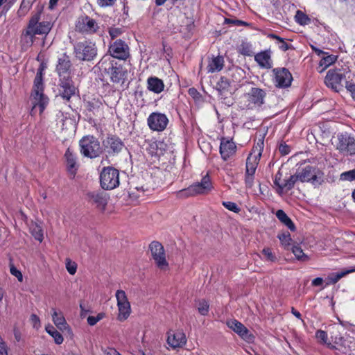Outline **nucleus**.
Here are the masks:
<instances>
[{"mask_svg": "<svg viewBox=\"0 0 355 355\" xmlns=\"http://www.w3.org/2000/svg\"><path fill=\"white\" fill-rule=\"evenodd\" d=\"M42 9L32 15L27 26L23 30L21 35V42L23 46L31 47L34 43L36 35H47L53 27L51 21H40Z\"/></svg>", "mask_w": 355, "mask_h": 355, "instance_id": "1", "label": "nucleus"}, {"mask_svg": "<svg viewBox=\"0 0 355 355\" xmlns=\"http://www.w3.org/2000/svg\"><path fill=\"white\" fill-rule=\"evenodd\" d=\"M43 70L44 67L41 65L34 79L31 94V101L33 105L31 110V115L35 114L37 107H39L40 114H42L49 102V98L44 94Z\"/></svg>", "mask_w": 355, "mask_h": 355, "instance_id": "2", "label": "nucleus"}, {"mask_svg": "<svg viewBox=\"0 0 355 355\" xmlns=\"http://www.w3.org/2000/svg\"><path fill=\"white\" fill-rule=\"evenodd\" d=\"M264 147L263 139H259L253 146L246 160L245 184L251 187L253 184L254 174L259 164Z\"/></svg>", "mask_w": 355, "mask_h": 355, "instance_id": "3", "label": "nucleus"}, {"mask_svg": "<svg viewBox=\"0 0 355 355\" xmlns=\"http://www.w3.org/2000/svg\"><path fill=\"white\" fill-rule=\"evenodd\" d=\"M294 175L297 182H311L315 187L319 186L323 182V172L310 165L299 168Z\"/></svg>", "mask_w": 355, "mask_h": 355, "instance_id": "4", "label": "nucleus"}, {"mask_svg": "<svg viewBox=\"0 0 355 355\" xmlns=\"http://www.w3.org/2000/svg\"><path fill=\"white\" fill-rule=\"evenodd\" d=\"M79 146L81 154L88 158H96L103 153L99 141L92 135L83 137L79 141Z\"/></svg>", "mask_w": 355, "mask_h": 355, "instance_id": "5", "label": "nucleus"}, {"mask_svg": "<svg viewBox=\"0 0 355 355\" xmlns=\"http://www.w3.org/2000/svg\"><path fill=\"white\" fill-rule=\"evenodd\" d=\"M104 59L105 57L101 60L99 64H101V67H103V65L105 64L103 71L109 76L111 82L113 83H121L123 84L127 77V71L121 64H118L114 60L106 64Z\"/></svg>", "mask_w": 355, "mask_h": 355, "instance_id": "6", "label": "nucleus"}, {"mask_svg": "<svg viewBox=\"0 0 355 355\" xmlns=\"http://www.w3.org/2000/svg\"><path fill=\"white\" fill-rule=\"evenodd\" d=\"M73 53L78 60L92 61L97 55V47L91 42H78L73 46Z\"/></svg>", "mask_w": 355, "mask_h": 355, "instance_id": "7", "label": "nucleus"}, {"mask_svg": "<svg viewBox=\"0 0 355 355\" xmlns=\"http://www.w3.org/2000/svg\"><path fill=\"white\" fill-rule=\"evenodd\" d=\"M100 183L105 190H112L119 186V171L112 167H105L100 174Z\"/></svg>", "mask_w": 355, "mask_h": 355, "instance_id": "8", "label": "nucleus"}, {"mask_svg": "<svg viewBox=\"0 0 355 355\" xmlns=\"http://www.w3.org/2000/svg\"><path fill=\"white\" fill-rule=\"evenodd\" d=\"M345 78L346 75L340 69H330L325 76L324 83L333 91L339 92L343 89V81Z\"/></svg>", "mask_w": 355, "mask_h": 355, "instance_id": "9", "label": "nucleus"}, {"mask_svg": "<svg viewBox=\"0 0 355 355\" xmlns=\"http://www.w3.org/2000/svg\"><path fill=\"white\" fill-rule=\"evenodd\" d=\"M108 53L114 58L125 60L130 57V49L125 41L119 39L109 45Z\"/></svg>", "mask_w": 355, "mask_h": 355, "instance_id": "10", "label": "nucleus"}, {"mask_svg": "<svg viewBox=\"0 0 355 355\" xmlns=\"http://www.w3.org/2000/svg\"><path fill=\"white\" fill-rule=\"evenodd\" d=\"M283 174L279 171L275 175L273 180L274 185L276 189L277 193L282 196L284 193H287L291 190L295 184L297 182L294 174L291 175L287 179H282Z\"/></svg>", "mask_w": 355, "mask_h": 355, "instance_id": "11", "label": "nucleus"}, {"mask_svg": "<svg viewBox=\"0 0 355 355\" xmlns=\"http://www.w3.org/2000/svg\"><path fill=\"white\" fill-rule=\"evenodd\" d=\"M98 28L96 20L87 15L79 17L76 22V31L83 34H94Z\"/></svg>", "mask_w": 355, "mask_h": 355, "instance_id": "12", "label": "nucleus"}, {"mask_svg": "<svg viewBox=\"0 0 355 355\" xmlns=\"http://www.w3.org/2000/svg\"><path fill=\"white\" fill-rule=\"evenodd\" d=\"M115 296L119 309L118 320L120 321L125 320L130 314V304L124 291L118 290L116 292Z\"/></svg>", "mask_w": 355, "mask_h": 355, "instance_id": "13", "label": "nucleus"}, {"mask_svg": "<svg viewBox=\"0 0 355 355\" xmlns=\"http://www.w3.org/2000/svg\"><path fill=\"white\" fill-rule=\"evenodd\" d=\"M58 86L59 95L67 101H69L71 98L76 94V88L70 76L60 78Z\"/></svg>", "mask_w": 355, "mask_h": 355, "instance_id": "14", "label": "nucleus"}, {"mask_svg": "<svg viewBox=\"0 0 355 355\" xmlns=\"http://www.w3.org/2000/svg\"><path fill=\"white\" fill-rule=\"evenodd\" d=\"M152 257L157 266L163 269L168 266L163 245L158 241H153L149 245Z\"/></svg>", "mask_w": 355, "mask_h": 355, "instance_id": "15", "label": "nucleus"}, {"mask_svg": "<svg viewBox=\"0 0 355 355\" xmlns=\"http://www.w3.org/2000/svg\"><path fill=\"white\" fill-rule=\"evenodd\" d=\"M147 121L152 130L163 131L168 125V119L164 114L153 112L148 117Z\"/></svg>", "mask_w": 355, "mask_h": 355, "instance_id": "16", "label": "nucleus"}, {"mask_svg": "<svg viewBox=\"0 0 355 355\" xmlns=\"http://www.w3.org/2000/svg\"><path fill=\"white\" fill-rule=\"evenodd\" d=\"M274 83L276 87L285 88L291 85L293 78L291 73L286 68H276L272 70Z\"/></svg>", "mask_w": 355, "mask_h": 355, "instance_id": "17", "label": "nucleus"}, {"mask_svg": "<svg viewBox=\"0 0 355 355\" xmlns=\"http://www.w3.org/2000/svg\"><path fill=\"white\" fill-rule=\"evenodd\" d=\"M237 146L232 139L222 137L220 143V154L224 161L232 158L236 153Z\"/></svg>", "mask_w": 355, "mask_h": 355, "instance_id": "18", "label": "nucleus"}, {"mask_svg": "<svg viewBox=\"0 0 355 355\" xmlns=\"http://www.w3.org/2000/svg\"><path fill=\"white\" fill-rule=\"evenodd\" d=\"M227 327L248 343H252L254 337L250 331L239 321L230 320L227 322Z\"/></svg>", "mask_w": 355, "mask_h": 355, "instance_id": "19", "label": "nucleus"}, {"mask_svg": "<svg viewBox=\"0 0 355 355\" xmlns=\"http://www.w3.org/2000/svg\"><path fill=\"white\" fill-rule=\"evenodd\" d=\"M338 139L336 147L340 153L351 155L355 154V139L353 137L346 135H340Z\"/></svg>", "mask_w": 355, "mask_h": 355, "instance_id": "20", "label": "nucleus"}, {"mask_svg": "<svg viewBox=\"0 0 355 355\" xmlns=\"http://www.w3.org/2000/svg\"><path fill=\"white\" fill-rule=\"evenodd\" d=\"M166 342L172 349L181 348L186 344V336L182 331L169 330L167 332Z\"/></svg>", "mask_w": 355, "mask_h": 355, "instance_id": "21", "label": "nucleus"}, {"mask_svg": "<svg viewBox=\"0 0 355 355\" xmlns=\"http://www.w3.org/2000/svg\"><path fill=\"white\" fill-rule=\"evenodd\" d=\"M103 145L109 154L113 155L121 152L124 147L123 141L119 137L114 136L107 137L103 140Z\"/></svg>", "mask_w": 355, "mask_h": 355, "instance_id": "22", "label": "nucleus"}, {"mask_svg": "<svg viewBox=\"0 0 355 355\" xmlns=\"http://www.w3.org/2000/svg\"><path fill=\"white\" fill-rule=\"evenodd\" d=\"M71 67V62L70 58L64 53L58 58L55 69L60 78H64V76H69Z\"/></svg>", "mask_w": 355, "mask_h": 355, "instance_id": "23", "label": "nucleus"}, {"mask_svg": "<svg viewBox=\"0 0 355 355\" xmlns=\"http://www.w3.org/2000/svg\"><path fill=\"white\" fill-rule=\"evenodd\" d=\"M266 92L257 87H252L250 91L245 94L249 102V105L252 104L254 106H260L263 104Z\"/></svg>", "mask_w": 355, "mask_h": 355, "instance_id": "24", "label": "nucleus"}, {"mask_svg": "<svg viewBox=\"0 0 355 355\" xmlns=\"http://www.w3.org/2000/svg\"><path fill=\"white\" fill-rule=\"evenodd\" d=\"M271 54L270 49L262 51L254 55V60L261 68L270 69L272 67Z\"/></svg>", "mask_w": 355, "mask_h": 355, "instance_id": "25", "label": "nucleus"}, {"mask_svg": "<svg viewBox=\"0 0 355 355\" xmlns=\"http://www.w3.org/2000/svg\"><path fill=\"white\" fill-rule=\"evenodd\" d=\"M64 157L66 158L67 171L71 176L74 177L78 166L76 162V155L69 148L66 150Z\"/></svg>", "mask_w": 355, "mask_h": 355, "instance_id": "26", "label": "nucleus"}, {"mask_svg": "<svg viewBox=\"0 0 355 355\" xmlns=\"http://www.w3.org/2000/svg\"><path fill=\"white\" fill-rule=\"evenodd\" d=\"M147 88L155 94H159L164 90V84L159 78L151 76L147 80Z\"/></svg>", "mask_w": 355, "mask_h": 355, "instance_id": "27", "label": "nucleus"}, {"mask_svg": "<svg viewBox=\"0 0 355 355\" xmlns=\"http://www.w3.org/2000/svg\"><path fill=\"white\" fill-rule=\"evenodd\" d=\"M200 193V183L197 182L187 189L178 191L175 193L178 198L183 199L196 196Z\"/></svg>", "mask_w": 355, "mask_h": 355, "instance_id": "28", "label": "nucleus"}, {"mask_svg": "<svg viewBox=\"0 0 355 355\" xmlns=\"http://www.w3.org/2000/svg\"><path fill=\"white\" fill-rule=\"evenodd\" d=\"M52 320L55 325L61 331L69 329L66 320L61 311H57L55 309H52Z\"/></svg>", "mask_w": 355, "mask_h": 355, "instance_id": "29", "label": "nucleus"}, {"mask_svg": "<svg viewBox=\"0 0 355 355\" xmlns=\"http://www.w3.org/2000/svg\"><path fill=\"white\" fill-rule=\"evenodd\" d=\"M91 200L98 207L105 209L107 203V195L103 193H92L89 195Z\"/></svg>", "mask_w": 355, "mask_h": 355, "instance_id": "30", "label": "nucleus"}, {"mask_svg": "<svg viewBox=\"0 0 355 355\" xmlns=\"http://www.w3.org/2000/svg\"><path fill=\"white\" fill-rule=\"evenodd\" d=\"M224 66V58L223 56H217L210 60L208 65V71L209 72H215L220 71Z\"/></svg>", "mask_w": 355, "mask_h": 355, "instance_id": "31", "label": "nucleus"}, {"mask_svg": "<svg viewBox=\"0 0 355 355\" xmlns=\"http://www.w3.org/2000/svg\"><path fill=\"white\" fill-rule=\"evenodd\" d=\"M354 272H355V266L349 268V269L330 274L328 276V280L329 281L330 284H336L345 275Z\"/></svg>", "mask_w": 355, "mask_h": 355, "instance_id": "32", "label": "nucleus"}, {"mask_svg": "<svg viewBox=\"0 0 355 355\" xmlns=\"http://www.w3.org/2000/svg\"><path fill=\"white\" fill-rule=\"evenodd\" d=\"M277 218L286 225L291 231L295 230V226L291 219L287 216V214L282 209H279L276 212Z\"/></svg>", "mask_w": 355, "mask_h": 355, "instance_id": "33", "label": "nucleus"}, {"mask_svg": "<svg viewBox=\"0 0 355 355\" xmlns=\"http://www.w3.org/2000/svg\"><path fill=\"white\" fill-rule=\"evenodd\" d=\"M239 53L245 56H252L254 55V49L252 44L248 41H243L238 47Z\"/></svg>", "mask_w": 355, "mask_h": 355, "instance_id": "34", "label": "nucleus"}, {"mask_svg": "<svg viewBox=\"0 0 355 355\" xmlns=\"http://www.w3.org/2000/svg\"><path fill=\"white\" fill-rule=\"evenodd\" d=\"M213 189V184L209 173L201 179V194L208 193Z\"/></svg>", "mask_w": 355, "mask_h": 355, "instance_id": "35", "label": "nucleus"}, {"mask_svg": "<svg viewBox=\"0 0 355 355\" xmlns=\"http://www.w3.org/2000/svg\"><path fill=\"white\" fill-rule=\"evenodd\" d=\"M336 60L337 57L334 55L324 56L319 62V67H321L319 71L320 73L323 72L327 67L334 64Z\"/></svg>", "mask_w": 355, "mask_h": 355, "instance_id": "36", "label": "nucleus"}, {"mask_svg": "<svg viewBox=\"0 0 355 355\" xmlns=\"http://www.w3.org/2000/svg\"><path fill=\"white\" fill-rule=\"evenodd\" d=\"M30 231L33 236L40 242L44 239L43 230L42 227L37 223H32L30 226Z\"/></svg>", "mask_w": 355, "mask_h": 355, "instance_id": "37", "label": "nucleus"}, {"mask_svg": "<svg viewBox=\"0 0 355 355\" xmlns=\"http://www.w3.org/2000/svg\"><path fill=\"white\" fill-rule=\"evenodd\" d=\"M34 0H22L20 7L17 11L19 17H24L30 10Z\"/></svg>", "mask_w": 355, "mask_h": 355, "instance_id": "38", "label": "nucleus"}, {"mask_svg": "<svg viewBox=\"0 0 355 355\" xmlns=\"http://www.w3.org/2000/svg\"><path fill=\"white\" fill-rule=\"evenodd\" d=\"M46 331L53 338L56 344L60 345L62 343L64 340L62 336L52 325L46 327Z\"/></svg>", "mask_w": 355, "mask_h": 355, "instance_id": "39", "label": "nucleus"}, {"mask_svg": "<svg viewBox=\"0 0 355 355\" xmlns=\"http://www.w3.org/2000/svg\"><path fill=\"white\" fill-rule=\"evenodd\" d=\"M295 18L296 22L300 25H307L311 22V19L300 10H297Z\"/></svg>", "mask_w": 355, "mask_h": 355, "instance_id": "40", "label": "nucleus"}, {"mask_svg": "<svg viewBox=\"0 0 355 355\" xmlns=\"http://www.w3.org/2000/svg\"><path fill=\"white\" fill-rule=\"evenodd\" d=\"M268 37L277 40V44L278 45L279 49L281 50L286 51L289 49L288 43L279 36L275 34H270Z\"/></svg>", "mask_w": 355, "mask_h": 355, "instance_id": "41", "label": "nucleus"}, {"mask_svg": "<svg viewBox=\"0 0 355 355\" xmlns=\"http://www.w3.org/2000/svg\"><path fill=\"white\" fill-rule=\"evenodd\" d=\"M340 180L349 182L355 180V169L343 172L340 175Z\"/></svg>", "mask_w": 355, "mask_h": 355, "instance_id": "42", "label": "nucleus"}, {"mask_svg": "<svg viewBox=\"0 0 355 355\" xmlns=\"http://www.w3.org/2000/svg\"><path fill=\"white\" fill-rule=\"evenodd\" d=\"M292 252L297 259L302 261L307 259L306 255L304 253L302 249L300 246H293Z\"/></svg>", "mask_w": 355, "mask_h": 355, "instance_id": "43", "label": "nucleus"}, {"mask_svg": "<svg viewBox=\"0 0 355 355\" xmlns=\"http://www.w3.org/2000/svg\"><path fill=\"white\" fill-rule=\"evenodd\" d=\"M278 238L281 241V243L285 247H287L291 245V237L288 232L279 234L278 236Z\"/></svg>", "mask_w": 355, "mask_h": 355, "instance_id": "44", "label": "nucleus"}, {"mask_svg": "<svg viewBox=\"0 0 355 355\" xmlns=\"http://www.w3.org/2000/svg\"><path fill=\"white\" fill-rule=\"evenodd\" d=\"M66 268L70 275H74L77 270V264L69 259H66Z\"/></svg>", "mask_w": 355, "mask_h": 355, "instance_id": "45", "label": "nucleus"}, {"mask_svg": "<svg viewBox=\"0 0 355 355\" xmlns=\"http://www.w3.org/2000/svg\"><path fill=\"white\" fill-rule=\"evenodd\" d=\"M223 205L228 210L232 211L234 213H239L240 211V208L238 207V205L233 202H223Z\"/></svg>", "mask_w": 355, "mask_h": 355, "instance_id": "46", "label": "nucleus"}, {"mask_svg": "<svg viewBox=\"0 0 355 355\" xmlns=\"http://www.w3.org/2000/svg\"><path fill=\"white\" fill-rule=\"evenodd\" d=\"M230 84L227 78L222 77L218 83V89L220 91L227 90Z\"/></svg>", "mask_w": 355, "mask_h": 355, "instance_id": "47", "label": "nucleus"}, {"mask_svg": "<svg viewBox=\"0 0 355 355\" xmlns=\"http://www.w3.org/2000/svg\"><path fill=\"white\" fill-rule=\"evenodd\" d=\"M315 337L323 344L327 343L328 336L327 332L323 330L317 331L315 333Z\"/></svg>", "mask_w": 355, "mask_h": 355, "instance_id": "48", "label": "nucleus"}, {"mask_svg": "<svg viewBox=\"0 0 355 355\" xmlns=\"http://www.w3.org/2000/svg\"><path fill=\"white\" fill-rule=\"evenodd\" d=\"M262 253L264 255L265 258L270 261H275L276 260V257L275 254L272 252V250L269 248H263L262 250Z\"/></svg>", "mask_w": 355, "mask_h": 355, "instance_id": "49", "label": "nucleus"}, {"mask_svg": "<svg viewBox=\"0 0 355 355\" xmlns=\"http://www.w3.org/2000/svg\"><path fill=\"white\" fill-rule=\"evenodd\" d=\"M103 318V313H98L97 316H89L87 318V322L89 325L94 326Z\"/></svg>", "mask_w": 355, "mask_h": 355, "instance_id": "50", "label": "nucleus"}, {"mask_svg": "<svg viewBox=\"0 0 355 355\" xmlns=\"http://www.w3.org/2000/svg\"><path fill=\"white\" fill-rule=\"evenodd\" d=\"M345 88L351 94L352 98L355 101V83L349 81L345 82Z\"/></svg>", "mask_w": 355, "mask_h": 355, "instance_id": "51", "label": "nucleus"}, {"mask_svg": "<svg viewBox=\"0 0 355 355\" xmlns=\"http://www.w3.org/2000/svg\"><path fill=\"white\" fill-rule=\"evenodd\" d=\"M188 94L195 101V102L197 103L200 100V93L195 87L189 88Z\"/></svg>", "mask_w": 355, "mask_h": 355, "instance_id": "52", "label": "nucleus"}, {"mask_svg": "<svg viewBox=\"0 0 355 355\" xmlns=\"http://www.w3.org/2000/svg\"><path fill=\"white\" fill-rule=\"evenodd\" d=\"M122 29L120 28H110L109 29V34L112 40H114L118 36L122 34Z\"/></svg>", "mask_w": 355, "mask_h": 355, "instance_id": "53", "label": "nucleus"}, {"mask_svg": "<svg viewBox=\"0 0 355 355\" xmlns=\"http://www.w3.org/2000/svg\"><path fill=\"white\" fill-rule=\"evenodd\" d=\"M10 273L15 276L18 281L21 282L23 281V275L21 274V272L17 270L14 266H12L10 267Z\"/></svg>", "mask_w": 355, "mask_h": 355, "instance_id": "54", "label": "nucleus"}, {"mask_svg": "<svg viewBox=\"0 0 355 355\" xmlns=\"http://www.w3.org/2000/svg\"><path fill=\"white\" fill-rule=\"evenodd\" d=\"M226 24H233L237 26H248V24L245 21L241 20H234L231 19H225V20Z\"/></svg>", "mask_w": 355, "mask_h": 355, "instance_id": "55", "label": "nucleus"}, {"mask_svg": "<svg viewBox=\"0 0 355 355\" xmlns=\"http://www.w3.org/2000/svg\"><path fill=\"white\" fill-rule=\"evenodd\" d=\"M116 0H97L98 4L101 7L112 6Z\"/></svg>", "mask_w": 355, "mask_h": 355, "instance_id": "56", "label": "nucleus"}, {"mask_svg": "<svg viewBox=\"0 0 355 355\" xmlns=\"http://www.w3.org/2000/svg\"><path fill=\"white\" fill-rule=\"evenodd\" d=\"M279 150L282 155H287L290 153V148L286 144H281Z\"/></svg>", "mask_w": 355, "mask_h": 355, "instance_id": "57", "label": "nucleus"}, {"mask_svg": "<svg viewBox=\"0 0 355 355\" xmlns=\"http://www.w3.org/2000/svg\"><path fill=\"white\" fill-rule=\"evenodd\" d=\"M209 311V304L207 302H201V315H206Z\"/></svg>", "mask_w": 355, "mask_h": 355, "instance_id": "58", "label": "nucleus"}, {"mask_svg": "<svg viewBox=\"0 0 355 355\" xmlns=\"http://www.w3.org/2000/svg\"><path fill=\"white\" fill-rule=\"evenodd\" d=\"M323 283V279L321 277H317L312 280L311 284L313 286H321Z\"/></svg>", "mask_w": 355, "mask_h": 355, "instance_id": "59", "label": "nucleus"}, {"mask_svg": "<svg viewBox=\"0 0 355 355\" xmlns=\"http://www.w3.org/2000/svg\"><path fill=\"white\" fill-rule=\"evenodd\" d=\"M2 7L3 11H8L10 7L6 0H0V8Z\"/></svg>", "mask_w": 355, "mask_h": 355, "instance_id": "60", "label": "nucleus"}, {"mask_svg": "<svg viewBox=\"0 0 355 355\" xmlns=\"http://www.w3.org/2000/svg\"><path fill=\"white\" fill-rule=\"evenodd\" d=\"M2 7L3 11H8L10 7L6 0H0V8Z\"/></svg>", "mask_w": 355, "mask_h": 355, "instance_id": "61", "label": "nucleus"}, {"mask_svg": "<svg viewBox=\"0 0 355 355\" xmlns=\"http://www.w3.org/2000/svg\"><path fill=\"white\" fill-rule=\"evenodd\" d=\"M31 319L32 322L34 323L33 324L34 327H36L37 325L40 326V318L37 317V315L32 314L31 315Z\"/></svg>", "mask_w": 355, "mask_h": 355, "instance_id": "62", "label": "nucleus"}, {"mask_svg": "<svg viewBox=\"0 0 355 355\" xmlns=\"http://www.w3.org/2000/svg\"><path fill=\"white\" fill-rule=\"evenodd\" d=\"M105 353L106 355H120L119 353H118L114 349H109L108 350L105 351Z\"/></svg>", "mask_w": 355, "mask_h": 355, "instance_id": "63", "label": "nucleus"}, {"mask_svg": "<svg viewBox=\"0 0 355 355\" xmlns=\"http://www.w3.org/2000/svg\"><path fill=\"white\" fill-rule=\"evenodd\" d=\"M14 336L17 341H19L21 339V334L19 330L15 329L14 330Z\"/></svg>", "mask_w": 355, "mask_h": 355, "instance_id": "64", "label": "nucleus"}]
</instances>
